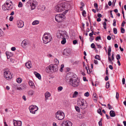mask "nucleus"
Here are the masks:
<instances>
[{
  "label": "nucleus",
  "mask_w": 126,
  "mask_h": 126,
  "mask_svg": "<svg viewBox=\"0 0 126 126\" xmlns=\"http://www.w3.org/2000/svg\"><path fill=\"white\" fill-rule=\"evenodd\" d=\"M67 36L66 32L65 31L60 30L57 34V38L62 40L61 42V43L62 44H64L66 43V41L65 37Z\"/></svg>",
  "instance_id": "1"
},
{
  "label": "nucleus",
  "mask_w": 126,
  "mask_h": 126,
  "mask_svg": "<svg viewBox=\"0 0 126 126\" xmlns=\"http://www.w3.org/2000/svg\"><path fill=\"white\" fill-rule=\"evenodd\" d=\"M69 82V84L74 87H78L79 84V81L78 78L75 77L73 76L70 79Z\"/></svg>",
  "instance_id": "2"
},
{
  "label": "nucleus",
  "mask_w": 126,
  "mask_h": 126,
  "mask_svg": "<svg viewBox=\"0 0 126 126\" xmlns=\"http://www.w3.org/2000/svg\"><path fill=\"white\" fill-rule=\"evenodd\" d=\"M58 66L56 64H50L46 67V71L48 73L49 72L53 73L58 71Z\"/></svg>",
  "instance_id": "3"
},
{
  "label": "nucleus",
  "mask_w": 126,
  "mask_h": 126,
  "mask_svg": "<svg viewBox=\"0 0 126 126\" xmlns=\"http://www.w3.org/2000/svg\"><path fill=\"white\" fill-rule=\"evenodd\" d=\"M51 35L50 33H45L42 37L43 42L45 44L51 41Z\"/></svg>",
  "instance_id": "4"
},
{
  "label": "nucleus",
  "mask_w": 126,
  "mask_h": 126,
  "mask_svg": "<svg viewBox=\"0 0 126 126\" xmlns=\"http://www.w3.org/2000/svg\"><path fill=\"white\" fill-rule=\"evenodd\" d=\"M78 105L83 110L86 108L88 106L85 100L83 99H79L78 101Z\"/></svg>",
  "instance_id": "5"
},
{
  "label": "nucleus",
  "mask_w": 126,
  "mask_h": 126,
  "mask_svg": "<svg viewBox=\"0 0 126 126\" xmlns=\"http://www.w3.org/2000/svg\"><path fill=\"white\" fill-rule=\"evenodd\" d=\"M55 117L58 120H61L63 119L65 117L64 113L61 110H59L55 114Z\"/></svg>",
  "instance_id": "6"
},
{
  "label": "nucleus",
  "mask_w": 126,
  "mask_h": 126,
  "mask_svg": "<svg viewBox=\"0 0 126 126\" xmlns=\"http://www.w3.org/2000/svg\"><path fill=\"white\" fill-rule=\"evenodd\" d=\"M65 18V16L63 14H59L55 16V20L58 22H62Z\"/></svg>",
  "instance_id": "7"
},
{
  "label": "nucleus",
  "mask_w": 126,
  "mask_h": 126,
  "mask_svg": "<svg viewBox=\"0 0 126 126\" xmlns=\"http://www.w3.org/2000/svg\"><path fill=\"white\" fill-rule=\"evenodd\" d=\"M65 6L64 3L58 4L55 6V10L57 12H62L65 10Z\"/></svg>",
  "instance_id": "8"
},
{
  "label": "nucleus",
  "mask_w": 126,
  "mask_h": 126,
  "mask_svg": "<svg viewBox=\"0 0 126 126\" xmlns=\"http://www.w3.org/2000/svg\"><path fill=\"white\" fill-rule=\"evenodd\" d=\"M3 75L5 78L7 80L11 79L12 78V75L9 70H5L3 73Z\"/></svg>",
  "instance_id": "9"
},
{
  "label": "nucleus",
  "mask_w": 126,
  "mask_h": 126,
  "mask_svg": "<svg viewBox=\"0 0 126 126\" xmlns=\"http://www.w3.org/2000/svg\"><path fill=\"white\" fill-rule=\"evenodd\" d=\"M29 2L31 7V9L32 10L35 9L37 5V2L35 0H30Z\"/></svg>",
  "instance_id": "10"
},
{
  "label": "nucleus",
  "mask_w": 126,
  "mask_h": 126,
  "mask_svg": "<svg viewBox=\"0 0 126 126\" xmlns=\"http://www.w3.org/2000/svg\"><path fill=\"white\" fill-rule=\"evenodd\" d=\"M29 109L31 113L33 114H35V111L37 110L38 108L35 105H32L29 107Z\"/></svg>",
  "instance_id": "11"
},
{
  "label": "nucleus",
  "mask_w": 126,
  "mask_h": 126,
  "mask_svg": "<svg viewBox=\"0 0 126 126\" xmlns=\"http://www.w3.org/2000/svg\"><path fill=\"white\" fill-rule=\"evenodd\" d=\"M6 3L7 10H10L12 9L13 7L12 2L10 0H8L6 1Z\"/></svg>",
  "instance_id": "12"
},
{
  "label": "nucleus",
  "mask_w": 126,
  "mask_h": 126,
  "mask_svg": "<svg viewBox=\"0 0 126 126\" xmlns=\"http://www.w3.org/2000/svg\"><path fill=\"white\" fill-rule=\"evenodd\" d=\"M72 124L70 121H64L62 123L61 126H72Z\"/></svg>",
  "instance_id": "13"
},
{
  "label": "nucleus",
  "mask_w": 126,
  "mask_h": 126,
  "mask_svg": "<svg viewBox=\"0 0 126 126\" xmlns=\"http://www.w3.org/2000/svg\"><path fill=\"white\" fill-rule=\"evenodd\" d=\"M21 44L23 47H25L26 46L29 44V42L28 40L25 39L22 41Z\"/></svg>",
  "instance_id": "14"
},
{
  "label": "nucleus",
  "mask_w": 126,
  "mask_h": 126,
  "mask_svg": "<svg viewBox=\"0 0 126 126\" xmlns=\"http://www.w3.org/2000/svg\"><path fill=\"white\" fill-rule=\"evenodd\" d=\"M13 122L14 126H21L22 125V122L20 121H18L13 120Z\"/></svg>",
  "instance_id": "15"
},
{
  "label": "nucleus",
  "mask_w": 126,
  "mask_h": 126,
  "mask_svg": "<svg viewBox=\"0 0 126 126\" xmlns=\"http://www.w3.org/2000/svg\"><path fill=\"white\" fill-rule=\"evenodd\" d=\"M24 25V22L21 20H18L17 22V26L19 28H21L23 27Z\"/></svg>",
  "instance_id": "16"
},
{
  "label": "nucleus",
  "mask_w": 126,
  "mask_h": 126,
  "mask_svg": "<svg viewBox=\"0 0 126 126\" xmlns=\"http://www.w3.org/2000/svg\"><path fill=\"white\" fill-rule=\"evenodd\" d=\"M26 67L28 68H30L32 67V65L31 62L30 61H28L25 64Z\"/></svg>",
  "instance_id": "17"
},
{
  "label": "nucleus",
  "mask_w": 126,
  "mask_h": 126,
  "mask_svg": "<svg viewBox=\"0 0 126 126\" xmlns=\"http://www.w3.org/2000/svg\"><path fill=\"white\" fill-rule=\"evenodd\" d=\"M17 90L21 91L23 89H24L26 88L23 85H20V86H17L16 88Z\"/></svg>",
  "instance_id": "18"
},
{
  "label": "nucleus",
  "mask_w": 126,
  "mask_h": 126,
  "mask_svg": "<svg viewBox=\"0 0 126 126\" xmlns=\"http://www.w3.org/2000/svg\"><path fill=\"white\" fill-rule=\"evenodd\" d=\"M70 51L69 50L67 49H65L63 51V55H68L69 54Z\"/></svg>",
  "instance_id": "19"
},
{
  "label": "nucleus",
  "mask_w": 126,
  "mask_h": 126,
  "mask_svg": "<svg viewBox=\"0 0 126 126\" xmlns=\"http://www.w3.org/2000/svg\"><path fill=\"white\" fill-rule=\"evenodd\" d=\"M45 100H46L48 99V98L50 96V94L49 92H47L45 93Z\"/></svg>",
  "instance_id": "20"
},
{
  "label": "nucleus",
  "mask_w": 126,
  "mask_h": 126,
  "mask_svg": "<svg viewBox=\"0 0 126 126\" xmlns=\"http://www.w3.org/2000/svg\"><path fill=\"white\" fill-rule=\"evenodd\" d=\"M34 74L35 75L36 77L38 78L39 79L41 78L40 74L37 73L35 71L34 72Z\"/></svg>",
  "instance_id": "21"
},
{
  "label": "nucleus",
  "mask_w": 126,
  "mask_h": 126,
  "mask_svg": "<svg viewBox=\"0 0 126 126\" xmlns=\"http://www.w3.org/2000/svg\"><path fill=\"white\" fill-rule=\"evenodd\" d=\"M110 116L111 117H115L116 115L115 112L113 110H111L110 111Z\"/></svg>",
  "instance_id": "22"
},
{
  "label": "nucleus",
  "mask_w": 126,
  "mask_h": 126,
  "mask_svg": "<svg viewBox=\"0 0 126 126\" xmlns=\"http://www.w3.org/2000/svg\"><path fill=\"white\" fill-rule=\"evenodd\" d=\"M34 91L33 90H31L29 91L28 94L30 96H32L34 95Z\"/></svg>",
  "instance_id": "23"
},
{
  "label": "nucleus",
  "mask_w": 126,
  "mask_h": 126,
  "mask_svg": "<svg viewBox=\"0 0 126 126\" xmlns=\"http://www.w3.org/2000/svg\"><path fill=\"white\" fill-rule=\"evenodd\" d=\"M29 85L31 86L32 88H33L34 85L33 82L31 81H30L29 82Z\"/></svg>",
  "instance_id": "24"
},
{
  "label": "nucleus",
  "mask_w": 126,
  "mask_h": 126,
  "mask_svg": "<svg viewBox=\"0 0 126 126\" xmlns=\"http://www.w3.org/2000/svg\"><path fill=\"white\" fill-rule=\"evenodd\" d=\"M2 9L4 10H7V6H6V2L5 3L4 5H3L2 6Z\"/></svg>",
  "instance_id": "25"
},
{
  "label": "nucleus",
  "mask_w": 126,
  "mask_h": 126,
  "mask_svg": "<svg viewBox=\"0 0 126 126\" xmlns=\"http://www.w3.org/2000/svg\"><path fill=\"white\" fill-rule=\"evenodd\" d=\"M39 21L38 20H35L33 22L32 24L33 25H37L39 24Z\"/></svg>",
  "instance_id": "26"
},
{
  "label": "nucleus",
  "mask_w": 126,
  "mask_h": 126,
  "mask_svg": "<svg viewBox=\"0 0 126 126\" xmlns=\"http://www.w3.org/2000/svg\"><path fill=\"white\" fill-rule=\"evenodd\" d=\"M78 94V92L77 91H75L74 92V93L73 94V97H77Z\"/></svg>",
  "instance_id": "27"
},
{
  "label": "nucleus",
  "mask_w": 126,
  "mask_h": 126,
  "mask_svg": "<svg viewBox=\"0 0 126 126\" xmlns=\"http://www.w3.org/2000/svg\"><path fill=\"white\" fill-rule=\"evenodd\" d=\"M93 98L94 100H97V96L96 95V94L95 93L93 94Z\"/></svg>",
  "instance_id": "28"
},
{
  "label": "nucleus",
  "mask_w": 126,
  "mask_h": 126,
  "mask_svg": "<svg viewBox=\"0 0 126 126\" xmlns=\"http://www.w3.org/2000/svg\"><path fill=\"white\" fill-rule=\"evenodd\" d=\"M22 81V79L20 78H17L16 79V82L18 83H21V82Z\"/></svg>",
  "instance_id": "29"
},
{
  "label": "nucleus",
  "mask_w": 126,
  "mask_h": 126,
  "mask_svg": "<svg viewBox=\"0 0 126 126\" xmlns=\"http://www.w3.org/2000/svg\"><path fill=\"white\" fill-rule=\"evenodd\" d=\"M75 109L76 111L79 112L80 111L79 108L77 106H76L75 107Z\"/></svg>",
  "instance_id": "30"
},
{
  "label": "nucleus",
  "mask_w": 126,
  "mask_h": 126,
  "mask_svg": "<svg viewBox=\"0 0 126 126\" xmlns=\"http://www.w3.org/2000/svg\"><path fill=\"white\" fill-rule=\"evenodd\" d=\"M4 35V33L0 29V36H2Z\"/></svg>",
  "instance_id": "31"
},
{
  "label": "nucleus",
  "mask_w": 126,
  "mask_h": 126,
  "mask_svg": "<svg viewBox=\"0 0 126 126\" xmlns=\"http://www.w3.org/2000/svg\"><path fill=\"white\" fill-rule=\"evenodd\" d=\"M54 63L55 64H56V65H57L59 64V61L57 59H55L54 60Z\"/></svg>",
  "instance_id": "32"
},
{
  "label": "nucleus",
  "mask_w": 126,
  "mask_h": 126,
  "mask_svg": "<svg viewBox=\"0 0 126 126\" xmlns=\"http://www.w3.org/2000/svg\"><path fill=\"white\" fill-rule=\"evenodd\" d=\"M63 89V88L62 86H59L58 88V91H61Z\"/></svg>",
  "instance_id": "33"
},
{
  "label": "nucleus",
  "mask_w": 126,
  "mask_h": 126,
  "mask_svg": "<svg viewBox=\"0 0 126 126\" xmlns=\"http://www.w3.org/2000/svg\"><path fill=\"white\" fill-rule=\"evenodd\" d=\"M98 113H99L100 115H101L102 114L101 112V111L100 109H99L97 110Z\"/></svg>",
  "instance_id": "34"
},
{
  "label": "nucleus",
  "mask_w": 126,
  "mask_h": 126,
  "mask_svg": "<svg viewBox=\"0 0 126 126\" xmlns=\"http://www.w3.org/2000/svg\"><path fill=\"white\" fill-rule=\"evenodd\" d=\"M64 67V65L63 64H62L61 65L60 69V71L61 72L63 71V69Z\"/></svg>",
  "instance_id": "35"
},
{
  "label": "nucleus",
  "mask_w": 126,
  "mask_h": 126,
  "mask_svg": "<svg viewBox=\"0 0 126 126\" xmlns=\"http://www.w3.org/2000/svg\"><path fill=\"white\" fill-rule=\"evenodd\" d=\"M110 86V84L109 82H107L106 84V87L107 88H108Z\"/></svg>",
  "instance_id": "36"
},
{
  "label": "nucleus",
  "mask_w": 126,
  "mask_h": 126,
  "mask_svg": "<svg viewBox=\"0 0 126 126\" xmlns=\"http://www.w3.org/2000/svg\"><path fill=\"white\" fill-rule=\"evenodd\" d=\"M94 7L96 8V9L98 10V5L96 3H94Z\"/></svg>",
  "instance_id": "37"
},
{
  "label": "nucleus",
  "mask_w": 126,
  "mask_h": 126,
  "mask_svg": "<svg viewBox=\"0 0 126 126\" xmlns=\"http://www.w3.org/2000/svg\"><path fill=\"white\" fill-rule=\"evenodd\" d=\"M114 33L115 34L117 33V29L116 28H114L113 29Z\"/></svg>",
  "instance_id": "38"
},
{
  "label": "nucleus",
  "mask_w": 126,
  "mask_h": 126,
  "mask_svg": "<svg viewBox=\"0 0 126 126\" xmlns=\"http://www.w3.org/2000/svg\"><path fill=\"white\" fill-rule=\"evenodd\" d=\"M95 58L99 60H100V57L99 56V55H96L95 57Z\"/></svg>",
  "instance_id": "39"
},
{
  "label": "nucleus",
  "mask_w": 126,
  "mask_h": 126,
  "mask_svg": "<svg viewBox=\"0 0 126 126\" xmlns=\"http://www.w3.org/2000/svg\"><path fill=\"white\" fill-rule=\"evenodd\" d=\"M121 32L122 33H124L125 32V29L123 27H121Z\"/></svg>",
  "instance_id": "40"
},
{
  "label": "nucleus",
  "mask_w": 126,
  "mask_h": 126,
  "mask_svg": "<svg viewBox=\"0 0 126 126\" xmlns=\"http://www.w3.org/2000/svg\"><path fill=\"white\" fill-rule=\"evenodd\" d=\"M82 14L83 16H86V12L85 10H83L82 12Z\"/></svg>",
  "instance_id": "41"
},
{
  "label": "nucleus",
  "mask_w": 126,
  "mask_h": 126,
  "mask_svg": "<svg viewBox=\"0 0 126 126\" xmlns=\"http://www.w3.org/2000/svg\"><path fill=\"white\" fill-rule=\"evenodd\" d=\"M116 58L118 60L120 59V55L119 54H118L116 56Z\"/></svg>",
  "instance_id": "42"
},
{
  "label": "nucleus",
  "mask_w": 126,
  "mask_h": 126,
  "mask_svg": "<svg viewBox=\"0 0 126 126\" xmlns=\"http://www.w3.org/2000/svg\"><path fill=\"white\" fill-rule=\"evenodd\" d=\"M18 6L19 7H22V4L21 2H19Z\"/></svg>",
  "instance_id": "43"
},
{
  "label": "nucleus",
  "mask_w": 126,
  "mask_h": 126,
  "mask_svg": "<svg viewBox=\"0 0 126 126\" xmlns=\"http://www.w3.org/2000/svg\"><path fill=\"white\" fill-rule=\"evenodd\" d=\"M84 95L88 97L89 95V94L88 92H87L84 94Z\"/></svg>",
  "instance_id": "44"
},
{
  "label": "nucleus",
  "mask_w": 126,
  "mask_h": 126,
  "mask_svg": "<svg viewBox=\"0 0 126 126\" xmlns=\"http://www.w3.org/2000/svg\"><path fill=\"white\" fill-rule=\"evenodd\" d=\"M119 94L117 92H116V97L117 99H118L119 97Z\"/></svg>",
  "instance_id": "45"
},
{
  "label": "nucleus",
  "mask_w": 126,
  "mask_h": 126,
  "mask_svg": "<svg viewBox=\"0 0 126 126\" xmlns=\"http://www.w3.org/2000/svg\"><path fill=\"white\" fill-rule=\"evenodd\" d=\"M95 46L94 44L93 43H92L91 45V48H95Z\"/></svg>",
  "instance_id": "46"
},
{
  "label": "nucleus",
  "mask_w": 126,
  "mask_h": 126,
  "mask_svg": "<svg viewBox=\"0 0 126 126\" xmlns=\"http://www.w3.org/2000/svg\"><path fill=\"white\" fill-rule=\"evenodd\" d=\"M108 60H109V62L110 63H111L112 64H113V62H112V60H111L110 58H109H109Z\"/></svg>",
  "instance_id": "47"
},
{
  "label": "nucleus",
  "mask_w": 126,
  "mask_h": 126,
  "mask_svg": "<svg viewBox=\"0 0 126 126\" xmlns=\"http://www.w3.org/2000/svg\"><path fill=\"white\" fill-rule=\"evenodd\" d=\"M116 20L114 19L113 20V25L114 26H116Z\"/></svg>",
  "instance_id": "48"
},
{
  "label": "nucleus",
  "mask_w": 126,
  "mask_h": 126,
  "mask_svg": "<svg viewBox=\"0 0 126 126\" xmlns=\"http://www.w3.org/2000/svg\"><path fill=\"white\" fill-rule=\"evenodd\" d=\"M101 39V37L100 36L97 37L95 38V40L96 41H97L98 40H100Z\"/></svg>",
  "instance_id": "49"
},
{
  "label": "nucleus",
  "mask_w": 126,
  "mask_h": 126,
  "mask_svg": "<svg viewBox=\"0 0 126 126\" xmlns=\"http://www.w3.org/2000/svg\"><path fill=\"white\" fill-rule=\"evenodd\" d=\"M108 106L109 109V110H111L112 109V107L110 104H108Z\"/></svg>",
  "instance_id": "50"
},
{
  "label": "nucleus",
  "mask_w": 126,
  "mask_h": 126,
  "mask_svg": "<svg viewBox=\"0 0 126 126\" xmlns=\"http://www.w3.org/2000/svg\"><path fill=\"white\" fill-rule=\"evenodd\" d=\"M13 16H11L9 18V20L10 21H12L13 19Z\"/></svg>",
  "instance_id": "51"
},
{
  "label": "nucleus",
  "mask_w": 126,
  "mask_h": 126,
  "mask_svg": "<svg viewBox=\"0 0 126 126\" xmlns=\"http://www.w3.org/2000/svg\"><path fill=\"white\" fill-rule=\"evenodd\" d=\"M94 33L93 31H92L91 33H90L89 34V36L90 37H92V36L94 34Z\"/></svg>",
  "instance_id": "52"
},
{
  "label": "nucleus",
  "mask_w": 126,
  "mask_h": 126,
  "mask_svg": "<svg viewBox=\"0 0 126 126\" xmlns=\"http://www.w3.org/2000/svg\"><path fill=\"white\" fill-rule=\"evenodd\" d=\"M111 47L110 46H109L108 47V52H110L111 51Z\"/></svg>",
  "instance_id": "53"
},
{
  "label": "nucleus",
  "mask_w": 126,
  "mask_h": 126,
  "mask_svg": "<svg viewBox=\"0 0 126 126\" xmlns=\"http://www.w3.org/2000/svg\"><path fill=\"white\" fill-rule=\"evenodd\" d=\"M126 22L124 21H123L121 24V26L124 27V24L126 23Z\"/></svg>",
  "instance_id": "54"
},
{
  "label": "nucleus",
  "mask_w": 126,
  "mask_h": 126,
  "mask_svg": "<svg viewBox=\"0 0 126 126\" xmlns=\"http://www.w3.org/2000/svg\"><path fill=\"white\" fill-rule=\"evenodd\" d=\"M114 53H112L111 56V59L113 61L114 59Z\"/></svg>",
  "instance_id": "55"
},
{
  "label": "nucleus",
  "mask_w": 126,
  "mask_h": 126,
  "mask_svg": "<svg viewBox=\"0 0 126 126\" xmlns=\"http://www.w3.org/2000/svg\"><path fill=\"white\" fill-rule=\"evenodd\" d=\"M122 83L123 84H125V79L124 78L122 79Z\"/></svg>",
  "instance_id": "56"
},
{
  "label": "nucleus",
  "mask_w": 126,
  "mask_h": 126,
  "mask_svg": "<svg viewBox=\"0 0 126 126\" xmlns=\"http://www.w3.org/2000/svg\"><path fill=\"white\" fill-rule=\"evenodd\" d=\"M77 42V41L76 40H74L73 41V43L74 45L76 44Z\"/></svg>",
  "instance_id": "57"
},
{
  "label": "nucleus",
  "mask_w": 126,
  "mask_h": 126,
  "mask_svg": "<svg viewBox=\"0 0 126 126\" xmlns=\"http://www.w3.org/2000/svg\"><path fill=\"white\" fill-rule=\"evenodd\" d=\"M11 50L13 51H14L16 49V48L15 47H13L11 48Z\"/></svg>",
  "instance_id": "58"
},
{
  "label": "nucleus",
  "mask_w": 126,
  "mask_h": 126,
  "mask_svg": "<svg viewBox=\"0 0 126 126\" xmlns=\"http://www.w3.org/2000/svg\"><path fill=\"white\" fill-rule=\"evenodd\" d=\"M98 124L99 126H102V122L99 121L98 122Z\"/></svg>",
  "instance_id": "59"
},
{
  "label": "nucleus",
  "mask_w": 126,
  "mask_h": 126,
  "mask_svg": "<svg viewBox=\"0 0 126 126\" xmlns=\"http://www.w3.org/2000/svg\"><path fill=\"white\" fill-rule=\"evenodd\" d=\"M97 16L99 17H102V15L98 13L97 14Z\"/></svg>",
  "instance_id": "60"
},
{
  "label": "nucleus",
  "mask_w": 126,
  "mask_h": 126,
  "mask_svg": "<svg viewBox=\"0 0 126 126\" xmlns=\"http://www.w3.org/2000/svg\"><path fill=\"white\" fill-rule=\"evenodd\" d=\"M111 38V37L110 36H108L107 37V39L109 40H110Z\"/></svg>",
  "instance_id": "61"
},
{
  "label": "nucleus",
  "mask_w": 126,
  "mask_h": 126,
  "mask_svg": "<svg viewBox=\"0 0 126 126\" xmlns=\"http://www.w3.org/2000/svg\"><path fill=\"white\" fill-rule=\"evenodd\" d=\"M109 67L111 70H112L113 69V67L111 65H109Z\"/></svg>",
  "instance_id": "62"
},
{
  "label": "nucleus",
  "mask_w": 126,
  "mask_h": 126,
  "mask_svg": "<svg viewBox=\"0 0 126 126\" xmlns=\"http://www.w3.org/2000/svg\"><path fill=\"white\" fill-rule=\"evenodd\" d=\"M109 79L108 77V76H107L105 78V79L106 81H107Z\"/></svg>",
  "instance_id": "63"
},
{
  "label": "nucleus",
  "mask_w": 126,
  "mask_h": 126,
  "mask_svg": "<svg viewBox=\"0 0 126 126\" xmlns=\"http://www.w3.org/2000/svg\"><path fill=\"white\" fill-rule=\"evenodd\" d=\"M112 4V2L111 1H110L108 3V4L109 6L111 5Z\"/></svg>",
  "instance_id": "64"
}]
</instances>
